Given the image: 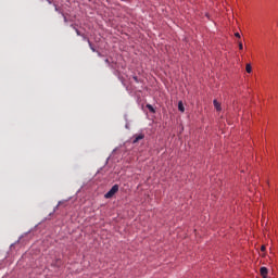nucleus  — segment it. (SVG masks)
I'll list each match as a JSON object with an SVG mask.
<instances>
[{
	"mask_svg": "<svg viewBox=\"0 0 278 278\" xmlns=\"http://www.w3.org/2000/svg\"><path fill=\"white\" fill-rule=\"evenodd\" d=\"M49 4H51V0H47Z\"/></svg>",
	"mask_w": 278,
	"mask_h": 278,
	"instance_id": "f3484780",
	"label": "nucleus"
},
{
	"mask_svg": "<svg viewBox=\"0 0 278 278\" xmlns=\"http://www.w3.org/2000/svg\"><path fill=\"white\" fill-rule=\"evenodd\" d=\"M62 16H63V18H64V23L67 24L68 20L66 18V16H65L64 13H62Z\"/></svg>",
	"mask_w": 278,
	"mask_h": 278,
	"instance_id": "9b49d317",
	"label": "nucleus"
},
{
	"mask_svg": "<svg viewBox=\"0 0 278 278\" xmlns=\"http://www.w3.org/2000/svg\"><path fill=\"white\" fill-rule=\"evenodd\" d=\"M54 9H55V12H58L59 14H63L62 10L56 5L54 4Z\"/></svg>",
	"mask_w": 278,
	"mask_h": 278,
	"instance_id": "1a4fd4ad",
	"label": "nucleus"
},
{
	"mask_svg": "<svg viewBox=\"0 0 278 278\" xmlns=\"http://www.w3.org/2000/svg\"><path fill=\"white\" fill-rule=\"evenodd\" d=\"M235 36L240 39L241 35L240 33H236Z\"/></svg>",
	"mask_w": 278,
	"mask_h": 278,
	"instance_id": "2eb2a0df",
	"label": "nucleus"
},
{
	"mask_svg": "<svg viewBox=\"0 0 278 278\" xmlns=\"http://www.w3.org/2000/svg\"><path fill=\"white\" fill-rule=\"evenodd\" d=\"M132 79L135 80V83L139 84V79L137 76H134Z\"/></svg>",
	"mask_w": 278,
	"mask_h": 278,
	"instance_id": "ddd939ff",
	"label": "nucleus"
},
{
	"mask_svg": "<svg viewBox=\"0 0 278 278\" xmlns=\"http://www.w3.org/2000/svg\"><path fill=\"white\" fill-rule=\"evenodd\" d=\"M71 27L76 30L77 36H81L80 31L73 24L71 25Z\"/></svg>",
	"mask_w": 278,
	"mask_h": 278,
	"instance_id": "9d476101",
	"label": "nucleus"
},
{
	"mask_svg": "<svg viewBox=\"0 0 278 278\" xmlns=\"http://www.w3.org/2000/svg\"><path fill=\"white\" fill-rule=\"evenodd\" d=\"M178 109H179V111H180L181 113L185 112V106H184L182 101H179V102H178Z\"/></svg>",
	"mask_w": 278,
	"mask_h": 278,
	"instance_id": "39448f33",
	"label": "nucleus"
},
{
	"mask_svg": "<svg viewBox=\"0 0 278 278\" xmlns=\"http://www.w3.org/2000/svg\"><path fill=\"white\" fill-rule=\"evenodd\" d=\"M105 62L108 63V62H109V60L106 59V60H105Z\"/></svg>",
	"mask_w": 278,
	"mask_h": 278,
	"instance_id": "6ab92c4d",
	"label": "nucleus"
},
{
	"mask_svg": "<svg viewBox=\"0 0 278 278\" xmlns=\"http://www.w3.org/2000/svg\"><path fill=\"white\" fill-rule=\"evenodd\" d=\"M119 190V187L117 184H115L112 189H110V191H108V193H105L104 198L105 199H112Z\"/></svg>",
	"mask_w": 278,
	"mask_h": 278,
	"instance_id": "f257e3e1",
	"label": "nucleus"
},
{
	"mask_svg": "<svg viewBox=\"0 0 278 278\" xmlns=\"http://www.w3.org/2000/svg\"><path fill=\"white\" fill-rule=\"evenodd\" d=\"M239 48H240V50H243V43H242V41H239Z\"/></svg>",
	"mask_w": 278,
	"mask_h": 278,
	"instance_id": "f8f14e48",
	"label": "nucleus"
},
{
	"mask_svg": "<svg viewBox=\"0 0 278 278\" xmlns=\"http://www.w3.org/2000/svg\"><path fill=\"white\" fill-rule=\"evenodd\" d=\"M247 73L251 74L252 73V66L250 63L247 64Z\"/></svg>",
	"mask_w": 278,
	"mask_h": 278,
	"instance_id": "6e6552de",
	"label": "nucleus"
},
{
	"mask_svg": "<svg viewBox=\"0 0 278 278\" xmlns=\"http://www.w3.org/2000/svg\"><path fill=\"white\" fill-rule=\"evenodd\" d=\"M143 138H144V134L143 132L136 134V135L132 136V143L136 144L140 140H142Z\"/></svg>",
	"mask_w": 278,
	"mask_h": 278,
	"instance_id": "f03ea898",
	"label": "nucleus"
},
{
	"mask_svg": "<svg viewBox=\"0 0 278 278\" xmlns=\"http://www.w3.org/2000/svg\"><path fill=\"white\" fill-rule=\"evenodd\" d=\"M263 278H267V276H262Z\"/></svg>",
	"mask_w": 278,
	"mask_h": 278,
	"instance_id": "a211bd4d",
	"label": "nucleus"
},
{
	"mask_svg": "<svg viewBox=\"0 0 278 278\" xmlns=\"http://www.w3.org/2000/svg\"><path fill=\"white\" fill-rule=\"evenodd\" d=\"M266 248L265 245H262V251L265 252Z\"/></svg>",
	"mask_w": 278,
	"mask_h": 278,
	"instance_id": "dca6fc26",
	"label": "nucleus"
},
{
	"mask_svg": "<svg viewBox=\"0 0 278 278\" xmlns=\"http://www.w3.org/2000/svg\"><path fill=\"white\" fill-rule=\"evenodd\" d=\"M61 265V261H60V258H58V261L55 262V266H60Z\"/></svg>",
	"mask_w": 278,
	"mask_h": 278,
	"instance_id": "4468645a",
	"label": "nucleus"
},
{
	"mask_svg": "<svg viewBox=\"0 0 278 278\" xmlns=\"http://www.w3.org/2000/svg\"><path fill=\"white\" fill-rule=\"evenodd\" d=\"M84 40L88 41L90 50H91L92 52H96V49L92 47V43L90 42V40L87 39L85 36H84Z\"/></svg>",
	"mask_w": 278,
	"mask_h": 278,
	"instance_id": "423d86ee",
	"label": "nucleus"
},
{
	"mask_svg": "<svg viewBox=\"0 0 278 278\" xmlns=\"http://www.w3.org/2000/svg\"><path fill=\"white\" fill-rule=\"evenodd\" d=\"M147 109L151 112V113H155V109L152 106V104H147Z\"/></svg>",
	"mask_w": 278,
	"mask_h": 278,
	"instance_id": "0eeeda50",
	"label": "nucleus"
},
{
	"mask_svg": "<svg viewBox=\"0 0 278 278\" xmlns=\"http://www.w3.org/2000/svg\"><path fill=\"white\" fill-rule=\"evenodd\" d=\"M214 106L218 112L222 111L220 103L216 99L214 100Z\"/></svg>",
	"mask_w": 278,
	"mask_h": 278,
	"instance_id": "7ed1b4c3",
	"label": "nucleus"
},
{
	"mask_svg": "<svg viewBox=\"0 0 278 278\" xmlns=\"http://www.w3.org/2000/svg\"><path fill=\"white\" fill-rule=\"evenodd\" d=\"M261 275L264 276V277L267 276L268 275V269L266 267H262L261 268Z\"/></svg>",
	"mask_w": 278,
	"mask_h": 278,
	"instance_id": "20e7f679",
	"label": "nucleus"
}]
</instances>
